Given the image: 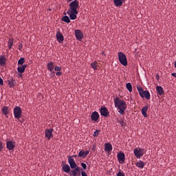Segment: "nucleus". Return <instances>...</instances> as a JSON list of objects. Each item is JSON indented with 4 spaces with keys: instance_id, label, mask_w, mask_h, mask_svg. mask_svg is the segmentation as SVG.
Wrapping results in <instances>:
<instances>
[{
    "instance_id": "nucleus-35",
    "label": "nucleus",
    "mask_w": 176,
    "mask_h": 176,
    "mask_svg": "<svg viewBox=\"0 0 176 176\" xmlns=\"http://www.w3.org/2000/svg\"><path fill=\"white\" fill-rule=\"evenodd\" d=\"M8 46H13V39H12V38H10L9 40H8Z\"/></svg>"
},
{
    "instance_id": "nucleus-27",
    "label": "nucleus",
    "mask_w": 176,
    "mask_h": 176,
    "mask_svg": "<svg viewBox=\"0 0 176 176\" xmlns=\"http://www.w3.org/2000/svg\"><path fill=\"white\" fill-rule=\"evenodd\" d=\"M61 21H64L65 23H71V19H69V16L65 15L61 18Z\"/></svg>"
},
{
    "instance_id": "nucleus-14",
    "label": "nucleus",
    "mask_w": 176,
    "mask_h": 176,
    "mask_svg": "<svg viewBox=\"0 0 176 176\" xmlns=\"http://www.w3.org/2000/svg\"><path fill=\"white\" fill-rule=\"evenodd\" d=\"M56 38L59 43H63V42H64V36L60 32L56 33Z\"/></svg>"
},
{
    "instance_id": "nucleus-24",
    "label": "nucleus",
    "mask_w": 176,
    "mask_h": 176,
    "mask_svg": "<svg viewBox=\"0 0 176 176\" xmlns=\"http://www.w3.org/2000/svg\"><path fill=\"white\" fill-rule=\"evenodd\" d=\"M148 106H145L142 109V114L143 115L144 118H148Z\"/></svg>"
},
{
    "instance_id": "nucleus-15",
    "label": "nucleus",
    "mask_w": 176,
    "mask_h": 176,
    "mask_svg": "<svg viewBox=\"0 0 176 176\" xmlns=\"http://www.w3.org/2000/svg\"><path fill=\"white\" fill-rule=\"evenodd\" d=\"M47 68L50 72L54 74V63L53 62L47 63Z\"/></svg>"
},
{
    "instance_id": "nucleus-20",
    "label": "nucleus",
    "mask_w": 176,
    "mask_h": 176,
    "mask_svg": "<svg viewBox=\"0 0 176 176\" xmlns=\"http://www.w3.org/2000/svg\"><path fill=\"white\" fill-rule=\"evenodd\" d=\"M1 112L3 115L8 118V115H9V107H8V106H3L2 107Z\"/></svg>"
},
{
    "instance_id": "nucleus-32",
    "label": "nucleus",
    "mask_w": 176,
    "mask_h": 176,
    "mask_svg": "<svg viewBox=\"0 0 176 176\" xmlns=\"http://www.w3.org/2000/svg\"><path fill=\"white\" fill-rule=\"evenodd\" d=\"M137 89H138L140 96H142V92L144 91V89H142V87L138 86Z\"/></svg>"
},
{
    "instance_id": "nucleus-48",
    "label": "nucleus",
    "mask_w": 176,
    "mask_h": 176,
    "mask_svg": "<svg viewBox=\"0 0 176 176\" xmlns=\"http://www.w3.org/2000/svg\"><path fill=\"white\" fill-rule=\"evenodd\" d=\"M74 157H76V155H74Z\"/></svg>"
},
{
    "instance_id": "nucleus-11",
    "label": "nucleus",
    "mask_w": 176,
    "mask_h": 176,
    "mask_svg": "<svg viewBox=\"0 0 176 176\" xmlns=\"http://www.w3.org/2000/svg\"><path fill=\"white\" fill-rule=\"evenodd\" d=\"M68 163L71 168H76V167H78V165H76V162H75V160H74L72 157H69Z\"/></svg>"
},
{
    "instance_id": "nucleus-28",
    "label": "nucleus",
    "mask_w": 176,
    "mask_h": 176,
    "mask_svg": "<svg viewBox=\"0 0 176 176\" xmlns=\"http://www.w3.org/2000/svg\"><path fill=\"white\" fill-rule=\"evenodd\" d=\"M6 64V58L3 56H0V65H5Z\"/></svg>"
},
{
    "instance_id": "nucleus-1",
    "label": "nucleus",
    "mask_w": 176,
    "mask_h": 176,
    "mask_svg": "<svg viewBox=\"0 0 176 176\" xmlns=\"http://www.w3.org/2000/svg\"><path fill=\"white\" fill-rule=\"evenodd\" d=\"M69 8L68 9L67 14L69 16L71 20H75L76 19V14H78V9L79 8V1L74 0L69 4Z\"/></svg>"
},
{
    "instance_id": "nucleus-5",
    "label": "nucleus",
    "mask_w": 176,
    "mask_h": 176,
    "mask_svg": "<svg viewBox=\"0 0 176 176\" xmlns=\"http://www.w3.org/2000/svg\"><path fill=\"white\" fill-rule=\"evenodd\" d=\"M145 149L141 148H136L133 151V153L137 159H141V156H144V151Z\"/></svg>"
},
{
    "instance_id": "nucleus-31",
    "label": "nucleus",
    "mask_w": 176,
    "mask_h": 176,
    "mask_svg": "<svg viewBox=\"0 0 176 176\" xmlns=\"http://www.w3.org/2000/svg\"><path fill=\"white\" fill-rule=\"evenodd\" d=\"M119 123H120V126H122V127H126V126L127 124V123L126 122V120H124L119 121Z\"/></svg>"
},
{
    "instance_id": "nucleus-8",
    "label": "nucleus",
    "mask_w": 176,
    "mask_h": 176,
    "mask_svg": "<svg viewBox=\"0 0 176 176\" xmlns=\"http://www.w3.org/2000/svg\"><path fill=\"white\" fill-rule=\"evenodd\" d=\"M101 116H104V118H109V111H108V109L105 107H102L100 110Z\"/></svg>"
},
{
    "instance_id": "nucleus-38",
    "label": "nucleus",
    "mask_w": 176,
    "mask_h": 176,
    "mask_svg": "<svg viewBox=\"0 0 176 176\" xmlns=\"http://www.w3.org/2000/svg\"><path fill=\"white\" fill-rule=\"evenodd\" d=\"M56 76H61V75H63V73L61 72H56Z\"/></svg>"
},
{
    "instance_id": "nucleus-34",
    "label": "nucleus",
    "mask_w": 176,
    "mask_h": 176,
    "mask_svg": "<svg viewBox=\"0 0 176 176\" xmlns=\"http://www.w3.org/2000/svg\"><path fill=\"white\" fill-rule=\"evenodd\" d=\"M100 130H96L94 133V134H93V136L94 137H98V134L100 133Z\"/></svg>"
},
{
    "instance_id": "nucleus-45",
    "label": "nucleus",
    "mask_w": 176,
    "mask_h": 176,
    "mask_svg": "<svg viewBox=\"0 0 176 176\" xmlns=\"http://www.w3.org/2000/svg\"><path fill=\"white\" fill-rule=\"evenodd\" d=\"M155 78H156L157 80H159V75H157Z\"/></svg>"
},
{
    "instance_id": "nucleus-46",
    "label": "nucleus",
    "mask_w": 176,
    "mask_h": 176,
    "mask_svg": "<svg viewBox=\"0 0 176 176\" xmlns=\"http://www.w3.org/2000/svg\"><path fill=\"white\" fill-rule=\"evenodd\" d=\"M63 14H64L65 16H67V14L66 12H63Z\"/></svg>"
},
{
    "instance_id": "nucleus-36",
    "label": "nucleus",
    "mask_w": 176,
    "mask_h": 176,
    "mask_svg": "<svg viewBox=\"0 0 176 176\" xmlns=\"http://www.w3.org/2000/svg\"><path fill=\"white\" fill-rule=\"evenodd\" d=\"M3 143H2V142H0V152H2V151H3Z\"/></svg>"
},
{
    "instance_id": "nucleus-6",
    "label": "nucleus",
    "mask_w": 176,
    "mask_h": 176,
    "mask_svg": "<svg viewBox=\"0 0 176 176\" xmlns=\"http://www.w3.org/2000/svg\"><path fill=\"white\" fill-rule=\"evenodd\" d=\"M74 35L77 41L82 42V40L83 39V33L80 30H76L74 31Z\"/></svg>"
},
{
    "instance_id": "nucleus-44",
    "label": "nucleus",
    "mask_w": 176,
    "mask_h": 176,
    "mask_svg": "<svg viewBox=\"0 0 176 176\" xmlns=\"http://www.w3.org/2000/svg\"><path fill=\"white\" fill-rule=\"evenodd\" d=\"M12 45H8V49L10 50L12 49Z\"/></svg>"
},
{
    "instance_id": "nucleus-19",
    "label": "nucleus",
    "mask_w": 176,
    "mask_h": 176,
    "mask_svg": "<svg viewBox=\"0 0 176 176\" xmlns=\"http://www.w3.org/2000/svg\"><path fill=\"white\" fill-rule=\"evenodd\" d=\"M28 67V65H23L21 67H17V71L19 74H24L25 72V68Z\"/></svg>"
},
{
    "instance_id": "nucleus-29",
    "label": "nucleus",
    "mask_w": 176,
    "mask_h": 176,
    "mask_svg": "<svg viewBox=\"0 0 176 176\" xmlns=\"http://www.w3.org/2000/svg\"><path fill=\"white\" fill-rule=\"evenodd\" d=\"M126 87L127 90L129 91V93H131V91H133V85H131V83H126Z\"/></svg>"
},
{
    "instance_id": "nucleus-10",
    "label": "nucleus",
    "mask_w": 176,
    "mask_h": 176,
    "mask_svg": "<svg viewBox=\"0 0 176 176\" xmlns=\"http://www.w3.org/2000/svg\"><path fill=\"white\" fill-rule=\"evenodd\" d=\"M117 157L120 164H123V163H124V160H126V155H124V153L120 152L117 155Z\"/></svg>"
},
{
    "instance_id": "nucleus-39",
    "label": "nucleus",
    "mask_w": 176,
    "mask_h": 176,
    "mask_svg": "<svg viewBox=\"0 0 176 176\" xmlns=\"http://www.w3.org/2000/svg\"><path fill=\"white\" fill-rule=\"evenodd\" d=\"M0 85H1V86H3V79H2V78H1V76H0Z\"/></svg>"
},
{
    "instance_id": "nucleus-16",
    "label": "nucleus",
    "mask_w": 176,
    "mask_h": 176,
    "mask_svg": "<svg viewBox=\"0 0 176 176\" xmlns=\"http://www.w3.org/2000/svg\"><path fill=\"white\" fill-rule=\"evenodd\" d=\"M142 98L145 97L146 100H151V94L148 91H143L142 95H140Z\"/></svg>"
},
{
    "instance_id": "nucleus-18",
    "label": "nucleus",
    "mask_w": 176,
    "mask_h": 176,
    "mask_svg": "<svg viewBox=\"0 0 176 176\" xmlns=\"http://www.w3.org/2000/svg\"><path fill=\"white\" fill-rule=\"evenodd\" d=\"M89 153H90V151H83L82 150H81L78 153V157H82V159H85V157H86V156L89 155Z\"/></svg>"
},
{
    "instance_id": "nucleus-13",
    "label": "nucleus",
    "mask_w": 176,
    "mask_h": 176,
    "mask_svg": "<svg viewBox=\"0 0 176 176\" xmlns=\"http://www.w3.org/2000/svg\"><path fill=\"white\" fill-rule=\"evenodd\" d=\"M71 173L74 176L80 175V168L79 166H76L71 170Z\"/></svg>"
},
{
    "instance_id": "nucleus-33",
    "label": "nucleus",
    "mask_w": 176,
    "mask_h": 176,
    "mask_svg": "<svg viewBox=\"0 0 176 176\" xmlns=\"http://www.w3.org/2000/svg\"><path fill=\"white\" fill-rule=\"evenodd\" d=\"M61 69H62L61 67H59V66H56L54 67V71H56V72H58L61 71Z\"/></svg>"
},
{
    "instance_id": "nucleus-3",
    "label": "nucleus",
    "mask_w": 176,
    "mask_h": 176,
    "mask_svg": "<svg viewBox=\"0 0 176 176\" xmlns=\"http://www.w3.org/2000/svg\"><path fill=\"white\" fill-rule=\"evenodd\" d=\"M118 60L120 64H122V65H124V67H126L128 63H127V57L126 56V55L122 52H118Z\"/></svg>"
},
{
    "instance_id": "nucleus-22",
    "label": "nucleus",
    "mask_w": 176,
    "mask_h": 176,
    "mask_svg": "<svg viewBox=\"0 0 176 176\" xmlns=\"http://www.w3.org/2000/svg\"><path fill=\"white\" fill-rule=\"evenodd\" d=\"M104 146L105 152H111L112 151V144H111L110 143H105Z\"/></svg>"
},
{
    "instance_id": "nucleus-40",
    "label": "nucleus",
    "mask_w": 176,
    "mask_h": 176,
    "mask_svg": "<svg viewBox=\"0 0 176 176\" xmlns=\"http://www.w3.org/2000/svg\"><path fill=\"white\" fill-rule=\"evenodd\" d=\"M117 176H124V174L122 173V171H119L117 174Z\"/></svg>"
},
{
    "instance_id": "nucleus-42",
    "label": "nucleus",
    "mask_w": 176,
    "mask_h": 176,
    "mask_svg": "<svg viewBox=\"0 0 176 176\" xmlns=\"http://www.w3.org/2000/svg\"><path fill=\"white\" fill-rule=\"evenodd\" d=\"M21 49H23V44L19 45V50H21Z\"/></svg>"
},
{
    "instance_id": "nucleus-41",
    "label": "nucleus",
    "mask_w": 176,
    "mask_h": 176,
    "mask_svg": "<svg viewBox=\"0 0 176 176\" xmlns=\"http://www.w3.org/2000/svg\"><path fill=\"white\" fill-rule=\"evenodd\" d=\"M81 175H82V176H87V174L86 173V172L82 171V172H81Z\"/></svg>"
},
{
    "instance_id": "nucleus-25",
    "label": "nucleus",
    "mask_w": 176,
    "mask_h": 176,
    "mask_svg": "<svg viewBox=\"0 0 176 176\" xmlns=\"http://www.w3.org/2000/svg\"><path fill=\"white\" fill-rule=\"evenodd\" d=\"M91 67L94 69V71H97L100 66H98V62L94 61V63H91Z\"/></svg>"
},
{
    "instance_id": "nucleus-26",
    "label": "nucleus",
    "mask_w": 176,
    "mask_h": 176,
    "mask_svg": "<svg viewBox=\"0 0 176 176\" xmlns=\"http://www.w3.org/2000/svg\"><path fill=\"white\" fill-rule=\"evenodd\" d=\"M8 86L10 87H14L16 82L14 81V80H13V78H10L8 80Z\"/></svg>"
},
{
    "instance_id": "nucleus-12",
    "label": "nucleus",
    "mask_w": 176,
    "mask_h": 176,
    "mask_svg": "<svg viewBox=\"0 0 176 176\" xmlns=\"http://www.w3.org/2000/svg\"><path fill=\"white\" fill-rule=\"evenodd\" d=\"M91 120H93L94 122H97V120H98V119H100V114H98V112H97V111H94V112L91 113Z\"/></svg>"
},
{
    "instance_id": "nucleus-2",
    "label": "nucleus",
    "mask_w": 176,
    "mask_h": 176,
    "mask_svg": "<svg viewBox=\"0 0 176 176\" xmlns=\"http://www.w3.org/2000/svg\"><path fill=\"white\" fill-rule=\"evenodd\" d=\"M115 107L118 109L120 115H124V111L127 109V104L123 100L116 97L114 98Z\"/></svg>"
},
{
    "instance_id": "nucleus-7",
    "label": "nucleus",
    "mask_w": 176,
    "mask_h": 176,
    "mask_svg": "<svg viewBox=\"0 0 176 176\" xmlns=\"http://www.w3.org/2000/svg\"><path fill=\"white\" fill-rule=\"evenodd\" d=\"M6 148L8 151H14V148H16V142L13 140L6 142Z\"/></svg>"
},
{
    "instance_id": "nucleus-30",
    "label": "nucleus",
    "mask_w": 176,
    "mask_h": 176,
    "mask_svg": "<svg viewBox=\"0 0 176 176\" xmlns=\"http://www.w3.org/2000/svg\"><path fill=\"white\" fill-rule=\"evenodd\" d=\"M24 63H25V59L24 58H21L18 60V65H23V64H24Z\"/></svg>"
},
{
    "instance_id": "nucleus-17",
    "label": "nucleus",
    "mask_w": 176,
    "mask_h": 176,
    "mask_svg": "<svg viewBox=\"0 0 176 176\" xmlns=\"http://www.w3.org/2000/svg\"><path fill=\"white\" fill-rule=\"evenodd\" d=\"M62 170H63V171H64V173H66L67 174H68V173H69V171H71V166H69V165H68L67 164H64L62 166Z\"/></svg>"
},
{
    "instance_id": "nucleus-4",
    "label": "nucleus",
    "mask_w": 176,
    "mask_h": 176,
    "mask_svg": "<svg viewBox=\"0 0 176 176\" xmlns=\"http://www.w3.org/2000/svg\"><path fill=\"white\" fill-rule=\"evenodd\" d=\"M22 112L23 111L21 110V109L20 108V107L16 106L13 110V113H14V116L15 119H17L19 120V119H20V118H21Z\"/></svg>"
},
{
    "instance_id": "nucleus-37",
    "label": "nucleus",
    "mask_w": 176,
    "mask_h": 176,
    "mask_svg": "<svg viewBox=\"0 0 176 176\" xmlns=\"http://www.w3.org/2000/svg\"><path fill=\"white\" fill-rule=\"evenodd\" d=\"M81 166L82 167L83 170H86L87 168V165L85 163H81Z\"/></svg>"
},
{
    "instance_id": "nucleus-43",
    "label": "nucleus",
    "mask_w": 176,
    "mask_h": 176,
    "mask_svg": "<svg viewBox=\"0 0 176 176\" xmlns=\"http://www.w3.org/2000/svg\"><path fill=\"white\" fill-rule=\"evenodd\" d=\"M72 1H74V0H67V3H69V2H72Z\"/></svg>"
},
{
    "instance_id": "nucleus-47",
    "label": "nucleus",
    "mask_w": 176,
    "mask_h": 176,
    "mask_svg": "<svg viewBox=\"0 0 176 176\" xmlns=\"http://www.w3.org/2000/svg\"><path fill=\"white\" fill-rule=\"evenodd\" d=\"M175 68H176V61L175 62Z\"/></svg>"
},
{
    "instance_id": "nucleus-9",
    "label": "nucleus",
    "mask_w": 176,
    "mask_h": 176,
    "mask_svg": "<svg viewBox=\"0 0 176 176\" xmlns=\"http://www.w3.org/2000/svg\"><path fill=\"white\" fill-rule=\"evenodd\" d=\"M45 138H47L48 141H50L53 138V129H46L45 131Z\"/></svg>"
},
{
    "instance_id": "nucleus-21",
    "label": "nucleus",
    "mask_w": 176,
    "mask_h": 176,
    "mask_svg": "<svg viewBox=\"0 0 176 176\" xmlns=\"http://www.w3.org/2000/svg\"><path fill=\"white\" fill-rule=\"evenodd\" d=\"M145 164H146L142 160H139L138 162L135 163V166L138 168H144V167H145Z\"/></svg>"
},
{
    "instance_id": "nucleus-23",
    "label": "nucleus",
    "mask_w": 176,
    "mask_h": 176,
    "mask_svg": "<svg viewBox=\"0 0 176 176\" xmlns=\"http://www.w3.org/2000/svg\"><path fill=\"white\" fill-rule=\"evenodd\" d=\"M156 90L159 96H163V94H164V90L163 89V87H162V86H157Z\"/></svg>"
}]
</instances>
